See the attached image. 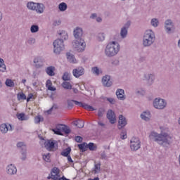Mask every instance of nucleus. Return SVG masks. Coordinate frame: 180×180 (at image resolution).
Returning <instances> with one entry per match:
<instances>
[{"instance_id":"nucleus-47","label":"nucleus","mask_w":180,"mask_h":180,"mask_svg":"<svg viewBox=\"0 0 180 180\" xmlns=\"http://www.w3.org/2000/svg\"><path fill=\"white\" fill-rule=\"evenodd\" d=\"M120 137L122 140H126V139H127V132L124 130L122 131L120 134Z\"/></svg>"},{"instance_id":"nucleus-13","label":"nucleus","mask_w":180,"mask_h":180,"mask_svg":"<svg viewBox=\"0 0 180 180\" xmlns=\"http://www.w3.org/2000/svg\"><path fill=\"white\" fill-rule=\"evenodd\" d=\"M127 125V120H126V117L123 116L122 115H119V120H118V124L117 128L119 130H122L123 127H126Z\"/></svg>"},{"instance_id":"nucleus-56","label":"nucleus","mask_w":180,"mask_h":180,"mask_svg":"<svg viewBox=\"0 0 180 180\" xmlns=\"http://www.w3.org/2000/svg\"><path fill=\"white\" fill-rule=\"evenodd\" d=\"M112 65H115V67L119 65L120 61L118 59H114L111 62Z\"/></svg>"},{"instance_id":"nucleus-26","label":"nucleus","mask_w":180,"mask_h":180,"mask_svg":"<svg viewBox=\"0 0 180 180\" xmlns=\"http://www.w3.org/2000/svg\"><path fill=\"white\" fill-rule=\"evenodd\" d=\"M66 56L70 63H77V60H75V57H74V55H72V53L68 52L66 53Z\"/></svg>"},{"instance_id":"nucleus-28","label":"nucleus","mask_w":180,"mask_h":180,"mask_svg":"<svg viewBox=\"0 0 180 180\" xmlns=\"http://www.w3.org/2000/svg\"><path fill=\"white\" fill-rule=\"evenodd\" d=\"M59 36L60 37V40H63V41H64V40H68V34L65 31H61L59 33Z\"/></svg>"},{"instance_id":"nucleus-17","label":"nucleus","mask_w":180,"mask_h":180,"mask_svg":"<svg viewBox=\"0 0 180 180\" xmlns=\"http://www.w3.org/2000/svg\"><path fill=\"white\" fill-rule=\"evenodd\" d=\"M115 94L119 101H126V94L123 89H117Z\"/></svg>"},{"instance_id":"nucleus-23","label":"nucleus","mask_w":180,"mask_h":180,"mask_svg":"<svg viewBox=\"0 0 180 180\" xmlns=\"http://www.w3.org/2000/svg\"><path fill=\"white\" fill-rule=\"evenodd\" d=\"M63 124H58L56 128L52 129V131L55 134H58V136H63V133L61 132Z\"/></svg>"},{"instance_id":"nucleus-36","label":"nucleus","mask_w":180,"mask_h":180,"mask_svg":"<svg viewBox=\"0 0 180 180\" xmlns=\"http://www.w3.org/2000/svg\"><path fill=\"white\" fill-rule=\"evenodd\" d=\"M70 153L71 148L68 147L66 149L63 150V151L61 152L60 155H63V157H68Z\"/></svg>"},{"instance_id":"nucleus-58","label":"nucleus","mask_w":180,"mask_h":180,"mask_svg":"<svg viewBox=\"0 0 180 180\" xmlns=\"http://www.w3.org/2000/svg\"><path fill=\"white\" fill-rule=\"evenodd\" d=\"M75 140L77 143H82V137L79 136H75Z\"/></svg>"},{"instance_id":"nucleus-45","label":"nucleus","mask_w":180,"mask_h":180,"mask_svg":"<svg viewBox=\"0 0 180 180\" xmlns=\"http://www.w3.org/2000/svg\"><path fill=\"white\" fill-rule=\"evenodd\" d=\"M17 98L18 101H25L26 100V95L23 93L18 94Z\"/></svg>"},{"instance_id":"nucleus-37","label":"nucleus","mask_w":180,"mask_h":180,"mask_svg":"<svg viewBox=\"0 0 180 180\" xmlns=\"http://www.w3.org/2000/svg\"><path fill=\"white\" fill-rule=\"evenodd\" d=\"M62 79L63 81H70L71 80V74L68 72H64Z\"/></svg>"},{"instance_id":"nucleus-22","label":"nucleus","mask_w":180,"mask_h":180,"mask_svg":"<svg viewBox=\"0 0 180 180\" xmlns=\"http://www.w3.org/2000/svg\"><path fill=\"white\" fill-rule=\"evenodd\" d=\"M54 71H56V67L54 66H49L45 69V72L49 77H54V75H56V72H54Z\"/></svg>"},{"instance_id":"nucleus-9","label":"nucleus","mask_w":180,"mask_h":180,"mask_svg":"<svg viewBox=\"0 0 180 180\" xmlns=\"http://www.w3.org/2000/svg\"><path fill=\"white\" fill-rule=\"evenodd\" d=\"M141 147V142L140 139L132 137L130 141V148L131 151H137Z\"/></svg>"},{"instance_id":"nucleus-51","label":"nucleus","mask_w":180,"mask_h":180,"mask_svg":"<svg viewBox=\"0 0 180 180\" xmlns=\"http://www.w3.org/2000/svg\"><path fill=\"white\" fill-rule=\"evenodd\" d=\"M105 99L108 102L110 103L111 105H115L116 103V100L113 98H105Z\"/></svg>"},{"instance_id":"nucleus-4","label":"nucleus","mask_w":180,"mask_h":180,"mask_svg":"<svg viewBox=\"0 0 180 180\" xmlns=\"http://www.w3.org/2000/svg\"><path fill=\"white\" fill-rule=\"evenodd\" d=\"M155 41V34L153 30H150L146 31L143 37V47H151Z\"/></svg>"},{"instance_id":"nucleus-32","label":"nucleus","mask_w":180,"mask_h":180,"mask_svg":"<svg viewBox=\"0 0 180 180\" xmlns=\"http://www.w3.org/2000/svg\"><path fill=\"white\" fill-rule=\"evenodd\" d=\"M127 33H128V30H126V28L122 27L120 33L121 39H126L127 37Z\"/></svg>"},{"instance_id":"nucleus-52","label":"nucleus","mask_w":180,"mask_h":180,"mask_svg":"<svg viewBox=\"0 0 180 180\" xmlns=\"http://www.w3.org/2000/svg\"><path fill=\"white\" fill-rule=\"evenodd\" d=\"M26 158H27L26 151L22 152L20 159L22 160V161H26Z\"/></svg>"},{"instance_id":"nucleus-24","label":"nucleus","mask_w":180,"mask_h":180,"mask_svg":"<svg viewBox=\"0 0 180 180\" xmlns=\"http://www.w3.org/2000/svg\"><path fill=\"white\" fill-rule=\"evenodd\" d=\"M96 39L97 41H105V39H106V34L104 32H99L96 34Z\"/></svg>"},{"instance_id":"nucleus-5","label":"nucleus","mask_w":180,"mask_h":180,"mask_svg":"<svg viewBox=\"0 0 180 180\" xmlns=\"http://www.w3.org/2000/svg\"><path fill=\"white\" fill-rule=\"evenodd\" d=\"M74 104L77 106H79V108H83L86 109V110H89V112H94L95 108L94 107L82 102H79L75 100H68V108H72L74 107Z\"/></svg>"},{"instance_id":"nucleus-59","label":"nucleus","mask_w":180,"mask_h":180,"mask_svg":"<svg viewBox=\"0 0 180 180\" xmlns=\"http://www.w3.org/2000/svg\"><path fill=\"white\" fill-rule=\"evenodd\" d=\"M27 43L28 44H34V43H36V39H34V38H30Z\"/></svg>"},{"instance_id":"nucleus-19","label":"nucleus","mask_w":180,"mask_h":180,"mask_svg":"<svg viewBox=\"0 0 180 180\" xmlns=\"http://www.w3.org/2000/svg\"><path fill=\"white\" fill-rule=\"evenodd\" d=\"M46 9V6L42 3H37V5L35 6V11L39 15H41V13H44V11Z\"/></svg>"},{"instance_id":"nucleus-34","label":"nucleus","mask_w":180,"mask_h":180,"mask_svg":"<svg viewBox=\"0 0 180 180\" xmlns=\"http://www.w3.org/2000/svg\"><path fill=\"white\" fill-rule=\"evenodd\" d=\"M17 117L18 119V120H29V117L26 115H25V113H20L18 115H17Z\"/></svg>"},{"instance_id":"nucleus-31","label":"nucleus","mask_w":180,"mask_h":180,"mask_svg":"<svg viewBox=\"0 0 180 180\" xmlns=\"http://www.w3.org/2000/svg\"><path fill=\"white\" fill-rule=\"evenodd\" d=\"M91 72L94 75H99V74H102V70H100L98 67H93L91 68Z\"/></svg>"},{"instance_id":"nucleus-44","label":"nucleus","mask_w":180,"mask_h":180,"mask_svg":"<svg viewBox=\"0 0 180 180\" xmlns=\"http://www.w3.org/2000/svg\"><path fill=\"white\" fill-rule=\"evenodd\" d=\"M62 131H64L65 134H70V133H71V129L64 124L62 126Z\"/></svg>"},{"instance_id":"nucleus-20","label":"nucleus","mask_w":180,"mask_h":180,"mask_svg":"<svg viewBox=\"0 0 180 180\" xmlns=\"http://www.w3.org/2000/svg\"><path fill=\"white\" fill-rule=\"evenodd\" d=\"M174 26V22H172V20L167 19L165 22V29L167 32V33H171V31L172 30V28L171 27Z\"/></svg>"},{"instance_id":"nucleus-8","label":"nucleus","mask_w":180,"mask_h":180,"mask_svg":"<svg viewBox=\"0 0 180 180\" xmlns=\"http://www.w3.org/2000/svg\"><path fill=\"white\" fill-rule=\"evenodd\" d=\"M44 147L48 151H57L58 150V143L57 141L48 140L45 141Z\"/></svg>"},{"instance_id":"nucleus-46","label":"nucleus","mask_w":180,"mask_h":180,"mask_svg":"<svg viewBox=\"0 0 180 180\" xmlns=\"http://www.w3.org/2000/svg\"><path fill=\"white\" fill-rule=\"evenodd\" d=\"M41 122H43V117H41V116L38 115V116L35 117L34 123L36 124H39V123H40Z\"/></svg>"},{"instance_id":"nucleus-14","label":"nucleus","mask_w":180,"mask_h":180,"mask_svg":"<svg viewBox=\"0 0 180 180\" xmlns=\"http://www.w3.org/2000/svg\"><path fill=\"white\" fill-rule=\"evenodd\" d=\"M6 169V173L8 175H16V174H18V169L16 168V166L13 164H10L7 165Z\"/></svg>"},{"instance_id":"nucleus-38","label":"nucleus","mask_w":180,"mask_h":180,"mask_svg":"<svg viewBox=\"0 0 180 180\" xmlns=\"http://www.w3.org/2000/svg\"><path fill=\"white\" fill-rule=\"evenodd\" d=\"M150 25L153 27H158V25H160V21L157 18H153L150 20Z\"/></svg>"},{"instance_id":"nucleus-54","label":"nucleus","mask_w":180,"mask_h":180,"mask_svg":"<svg viewBox=\"0 0 180 180\" xmlns=\"http://www.w3.org/2000/svg\"><path fill=\"white\" fill-rule=\"evenodd\" d=\"M131 25V22L130 21H127L124 25L122 27V28L126 29L127 30H129V28L130 27V25Z\"/></svg>"},{"instance_id":"nucleus-16","label":"nucleus","mask_w":180,"mask_h":180,"mask_svg":"<svg viewBox=\"0 0 180 180\" xmlns=\"http://www.w3.org/2000/svg\"><path fill=\"white\" fill-rule=\"evenodd\" d=\"M107 119H108L111 124H115L116 123V115H115V112H113V110H109L108 111Z\"/></svg>"},{"instance_id":"nucleus-53","label":"nucleus","mask_w":180,"mask_h":180,"mask_svg":"<svg viewBox=\"0 0 180 180\" xmlns=\"http://www.w3.org/2000/svg\"><path fill=\"white\" fill-rule=\"evenodd\" d=\"M136 94H137V95H144L146 91H144L143 89H139L136 91Z\"/></svg>"},{"instance_id":"nucleus-50","label":"nucleus","mask_w":180,"mask_h":180,"mask_svg":"<svg viewBox=\"0 0 180 180\" xmlns=\"http://www.w3.org/2000/svg\"><path fill=\"white\" fill-rule=\"evenodd\" d=\"M34 63L35 64V67L37 68H40V67H41V65H40V63H39V58H35L34 59Z\"/></svg>"},{"instance_id":"nucleus-41","label":"nucleus","mask_w":180,"mask_h":180,"mask_svg":"<svg viewBox=\"0 0 180 180\" xmlns=\"http://www.w3.org/2000/svg\"><path fill=\"white\" fill-rule=\"evenodd\" d=\"M94 174H99V172H101V162H98L94 165Z\"/></svg>"},{"instance_id":"nucleus-10","label":"nucleus","mask_w":180,"mask_h":180,"mask_svg":"<svg viewBox=\"0 0 180 180\" xmlns=\"http://www.w3.org/2000/svg\"><path fill=\"white\" fill-rule=\"evenodd\" d=\"M143 81H146L147 85L151 86L154 84V81H155V75L153 73H146L143 75Z\"/></svg>"},{"instance_id":"nucleus-49","label":"nucleus","mask_w":180,"mask_h":180,"mask_svg":"<svg viewBox=\"0 0 180 180\" xmlns=\"http://www.w3.org/2000/svg\"><path fill=\"white\" fill-rule=\"evenodd\" d=\"M104 113H105V109H103V108H101L98 109V116L99 117H102V116H103Z\"/></svg>"},{"instance_id":"nucleus-11","label":"nucleus","mask_w":180,"mask_h":180,"mask_svg":"<svg viewBox=\"0 0 180 180\" xmlns=\"http://www.w3.org/2000/svg\"><path fill=\"white\" fill-rule=\"evenodd\" d=\"M72 74L75 78H79V77H82L85 74V69L82 66H79L73 69Z\"/></svg>"},{"instance_id":"nucleus-60","label":"nucleus","mask_w":180,"mask_h":180,"mask_svg":"<svg viewBox=\"0 0 180 180\" xmlns=\"http://www.w3.org/2000/svg\"><path fill=\"white\" fill-rule=\"evenodd\" d=\"M53 25L54 26H60L61 25V20L54 21Z\"/></svg>"},{"instance_id":"nucleus-1","label":"nucleus","mask_w":180,"mask_h":180,"mask_svg":"<svg viewBox=\"0 0 180 180\" xmlns=\"http://www.w3.org/2000/svg\"><path fill=\"white\" fill-rule=\"evenodd\" d=\"M149 138L164 148H168L172 144V136L167 132L161 131V133L158 134L155 131H152L149 135Z\"/></svg>"},{"instance_id":"nucleus-43","label":"nucleus","mask_w":180,"mask_h":180,"mask_svg":"<svg viewBox=\"0 0 180 180\" xmlns=\"http://www.w3.org/2000/svg\"><path fill=\"white\" fill-rule=\"evenodd\" d=\"M74 124L77 126V127H78L79 129H82V127H84V121L82 120L75 121L74 122Z\"/></svg>"},{"instance_id":"nucleus-33","label":"nucleus","mask_w":180,"mask_h":180,"mask_svg":"<svg viewBox=\"0 0 180 180\" xmlns=\"http://www.w3.org/2000/svg\"><path fill=\"white\" fill-rule=\"evenodd\" d=\"M53 85V83H51V80L48 79L46 82V86L49 89V91H56V87L51 86Z\"/></svg>"},{"instance_id":"nucleus-64","label":"nucleus","mask_w":180,"mask_h":180,"mask_svg":"<svg viewBox=\"0 0 180 180\" xmlns=\"http://www.w3.org/2000/svg\"><path fill=\"white\" fill-rule=\"evenodd\" d=\"M96 22H102V18H101V17H97V18H96Z\"/></svg>"},{"instance_id":"nucleus-40","label":"nucleus","mask_w":180,"mask_h":180,"mask_svg":"<svg viewBox=\"0 0 180 180\" xmlns=\"http://www.w3.org/2000/svg\"><path fill=\"white\" fill-rule=\"evenodd\" d=\"M62 86L65 89H72V86L71 85V83L68 82H63L62 83Z\"/></svg>"},{"instance_id":"nucleus-42","label":"nucleus","mask_w":180,"mask_h":180,"mask_svg":"<svg viewBox=\"0 0 180 180\" xmlns=\"http://www.w3.org/2000/svg\"><path fill=\"white\" fill-rule=\"evenodd\" d=\"M31 33H37L39 32V25H32L30 27Z\"/></svg>"},{"instance_id":"nucleus-18","label":"nucleus","mask_w":180,"mask_h":180,"mask_svg":"<svg viewBox=\"0 0 180 180\" xmlns=\"http://www.w3.org/2000/svg\"><path fill=\"white\" fill-rule=\"evenodd\" d=\"M102 83L104 86H106L107 88H109L112 86V82L110 81V76L106 75L103 77L102 78Z\"/></svg>"},{"instance_id":"nucleus-48","label":"nucleus","mask_w":180,"mask_h":180,"mask_svg":"<svg viewBox=\"0 0 180 180\" xmlns=\"http://www.w3.org/2000/svg\"><path fill=\"white\" fill-rule=\"evenodd\" d=\"M43 160H44L46 161V162H50L51 160H50V153H47L45 155H43Z\"/></svg>"},{"instance_id":"nucleus-35","label":"nucleus","mask_w":180,"mask_h":180,"mask_svg":"<svg viewBox=\"0 0 180 180\" xmlns=\"http://www.w3.org/2000/svg\"><path fill=\"white\" fill-rule=\"evenodd\" d=\"M5 84L9 88H13V86H15V82L11 79H6Z\"/></svg>"},{"instance_id":"nucleus-63","label":"nucleus","mask_w":180,"mask_h":180,"mask_svg":"<svg viewBox=\"0 0 180 180\" xmlns=\"http://www.w3.org/2000/svg\"><path fill=\"white\" fill-rule=\"evenodd\" d=\"M96 16H97L96 13H92L91 15L90 16V18L95 19L96 18Z\"/></svg>"},{"instance_id":"nucleus-3","label":"nucleus","mask_w":180,"mask_h":180,"mask_svg":"<svg viewBox=\"0 0 180 180\" xmlns=\"http://www.w3.org/2000/svg\"><path fill=\"white\" fill-rule=\"evenodd\" d=\"M120 51V44L116 41H110L105 46V54L107 57H115Z\"/></svg>"},{"instance_id":"nucleus-55","label":"nucleus","mask_w":180,"mask_h":180,"mask_svg":"<svg viewBox=\"0 0 180 180\" xmlns=\"http://www.w3.org/2000/svg\"><path fill=\"white\" fill-rule=\"evenodd\" d=\"M101 160H108V155H106V153L105 151H103L101 154Z\"/></svg>"},{"instance_id":"nucleus-62","label":"nucleus","mask_w":180,"mask_h":180,"mask_svg":"<svg viewBox=\"0 0 180 180\" xmlns=\"http://www.w3.org/2000/svg\"><path fill=\"white\" fill-rule=\"evenodd\" d=\"M33 98V94H30L27 98V102H29Z\"/></svg>"},{"instance_id":"nucleus-7","label":"nucleus","mask_w":180,"mask_h":180,"mask_svg":"<svg viewBox=\"0 0 180 180\" xmlns=\"http://www.w3.org/2000/svg\"><path fill=\"white\" fill-rule=\"evenodd\" d=\"M53 53L55 54H60L63 50H64V41L63 39H58L53 43Z\"/></svg>"},{"instance_id":"nucleus-61","label":"nucleus","mask_w":180,"mask_h":180,"mask_svg":"<svg viewBox=\"0 0 180 180\" xmlns=\"http://www.w3.org/2000/svg\"><path fill=\"white\" fill-rule=\"evenodd\" d=\"M24 145H25V143H24L23 142H18V143H17V147H18V148H20L21 147H23Z\"/></svg>"},{"instance_id":"nucleus-15","label":"nucleus","mask_w":180,"mask_h":180,"mask_svg":"<svg viewBox=\"0 0 180 180\" xmlns=\"http://www.w3.org/2000/svg\"><path fill=\"white\" fill-rule=\"evenodd\" d=\"M60 177V169L58 167H53L51 170V176L48 177V179H50V178L53 180H57Z\"/></svg>"},{"instance_id":"nucleus-21","label":"nucleus","mask_w":180,"mask_h":180,"mask_svg":"<svg viewBox=\"0 0 180 180\" xmlns=\"http://www.w3.org/2000/svg\"><path fill=\"white\" fill-rule=\"evenodd\" d=\"M141 119L145 122H150V120L151 119V112L148 110L143 111L141 114Z\"/></svg>"},{"instance_id":"nucleus-30","label":"nucleus","mask_w":180,"mask_h":180,"mask_svg":"<svg viewBox=\"0 0 180 180\" xmlns=\"http://www.w3.org/2000/svg\"><path fill=\"white\" fill-rule=\"evenodd\" d=\"M87 148H89L90 151H96V150L98 149V146H96V144L90 142L87 143Z\"/></svg>"},{"instance_id":"nucleus-39","label":"nucleus","mask_w":180,"mask_h":180,"mask_svg":"<svg viewBox=\"0 0 180 180\" xmlns=\"http://www.w3.org/2000/svg\"><path fill=\"white\" fill-rule=\"evenodd\" d=\"M78 148L79 150H81L83 152L86 151V150L88 148L86 142H84L81 144H79Z\"/></svg>"},{"instance_id":"nucleus-25","label":"nucleus","mask_w":180,"mask_h":180,"mask_svg":"<svg viewBox=\"0 0 180 180\" xmlns=\"http://www.w3.org/2000/svg\"><path fill=\"white\" fill-rule=\"evenodd\" d=\"M36 5H37V3L33 2V1H28L27 3V8L29 9V11H35L36 10Z\"/></svg>"},{"instance_id":"nucleus-27","label":"nucleus","mask_w":180,"mask_h":180,"mask_svg":"<svg viewBox=\"0 0 180 180\" xmlns=\"http://www.w3.org/2000/svg\"><path fill=\"white\" fill-rule=\"evenodd\" d=\"M68 8V6H67V4L65 2H62L58 5V9L60 12H65Z\"/></svg>"},{"instance_id":"nucleus-57","label":"nucleus","mask_w":180,"mask_h":180,"mask_svg":"<svg viewBox=\"0 0 180 180\" xmlns=\"http://www.w3.org/2000/svg\"><path fill=\"white\" fill-rule=\"evenodd\" d=\"M53 109H57V105H53L49 110L46 111V113H48V115H51V112H53Z\"/></svg>"},{"instance_id":"nucleus-12","label":"nucleus","mask_w":180,"mask_h":180,"mask_svg":"<svg viewBox=\"0 0 180 180\" xmlns=\"http://www.w3.org/2000/svg\"><path fill=\"white\" fill-rule=\"evenodd\" d=\"M13 127L11 124L3 123L0 125V131L2 134H6L8 131H13Z\"/></svg>"},{"instance_id":"nucleus-6","label":"nucleus","mask_w":180,"mask_h":180,"mask_svg":"<svg viewBox=\"0 0 180 180\" xmlns=\"http://www.w3.org/2000/svg\"><path fill=\"white\" fill-rule=\"evenodd\" d=\"M153 105L155 109L162 110V109H165V108H167V101L164 98H156L153 100Z\"/></svg>"},{"instance_id":"nucleus-29","label":"nucleus","mask_w":180,"mask_h":180,"mask_svg":"<svg viewBox=\"0 0 180 180\" xmlns=\"http://www.w3.org/2000/svg\"><path fill=\"white\" fill-rule=\"evenodd\" d=\"M6 71V65H5V61L4 59L0 58V72H5Z\"/></svg>"},{"instance_id":"nucleus-2","label":"nucleus","mask_w":180,"mask_h":180,"mask_svg":"<svg viewBox=\"0 0 180 180\" xmlns=\"http://www.w3.org/2000/svg\"><path fill=\"white\" fill-rule=\"evenodd\" d=\"M82 34H84V32L81 27H77L73 31V36L75 39L73 46L78 53L85 51V48L86 47V44L82 39Z\"/></svg>"}]
</instances>
